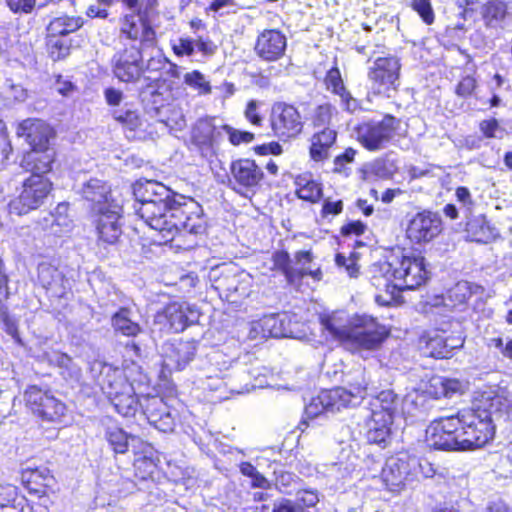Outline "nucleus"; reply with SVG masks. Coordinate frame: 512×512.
Listing matches in <instances>:
<instances>
[{
	"label": "nucleus",
	"instance_id": "obj_6",
	"mask_svg": "<svg viewBox=\"0 0 512 512\" xmlns=\"http://www.w3.org/2000/svg\"><path fill=\"white\" fill-rule=\"evenodd\" d=\"M343 387L333 389L339 396L344 408L355 406L366 395L376 393L378 385L372 377V372L358 365L343 374Z\"/></svg>",
	"mask_w": 512,
	"mask_h": 512
},
{
	"label": "nucleus",
	"instance_id": "obj_24",
	"mask_svg": "<svg viewBox=\"0 0 512 512\" xmlns=\"http://www.w3.org/2000/svg\"><path fill=\"white\" fill-rule=\"evenodd\" d=\"M286 38L277 30H265L257 39L255 51L266 61L278 60L285 51Z\"/></svg>",
	"mask_w": 512,
	"mask_h": 512
},
{
	"label": "nucleus",
	"instance_id": "obj_11",
	"mask_svg": "<svg viewBox=\"0 0 512 512\" xmlns=\"http://www.w3.org/2000/svg\"><path fill=\"white\" fill-rule=\"evenodd\" d=\"M26 406L31 412L48 422H57L65 414L66 406L47 391L30 386L24 393Z\"/></svg>",
	"mask_w": 512,
	"mask_h": 512
},
{
	"label": "nucleus",
	"instance_id": "obj_5",
	"mask_svg": "<svg viewBox=\"0 0 512 512\" xmlns=\"http://www.w3.org/2000/svg\"><path fill=\"white\" fill-rule=\"evenodd\" d=\"M388 336V331L374 318L362 315L350 319V332L344 346L352 351L377 350Z\"/></svg>",
	"mask_w": 512,
	"mask_h": 512
},
{
	"label": "nucleus",
	"instance_id": "obj_19",
	"mask_svg": "<svg viewBox=\"0 0 512 512\" xmlns=\"http://www.w3.org/2000/svg\"><path fill=\"white\" fill-rule=\"evenodd\" d=\"M139 405L148 422L162 432H171L174 429V417L168 405L159 396H141Z\"/></svg>",
	"mask_w": 512,
	"mask_h": 512
},
{
	"label": "nucleus",
	"instance_id": "obj_33",
	"mask_svg": "<svg viewBox=\"0 0 512 512\" xmlns=\"http://www.w3.org/2000/svg\"><path fill=\"white\" fill-rule=\"evenodd\" d=\"M220 130L216 127L212 118L200 119L193 129L192 139L198 146L210 148L218 143L221 136Z\"/></svg>",
	"mask_w": 512,
	"mask_h": 512
},
{
	"label": "nucleus",
	"instance_id": "obj_2",
	"mask_svg": "<svg viewBox=\"0 0 512 512\" xmlns=\"http://www.w3.org/2000/svg\"><path fill=\"white\" fill-rule=\"evenodd\" d=\"M501 405V397L483 395L473 402L471 408L458 412L464 450L483 447L493 439L495 422L502 416Z\"/></svg>",
	"mask_w": 512,
	"mask_h": 512
},
{
	"label": "nucleus",
	"instance_id": "obj_53",
	"mask_svg": "<svg viewBox=\"0 0 512 512\" xmlns=\"http://www.w3.org/2000/svg\"><path fill=\"white\" fill-rule=\"evenodd\" d=\"M184 82L188 86H190L194 89H198L201 93L208 94L211 92V87H210L209 82H207L205 80L204 75L197 70L192 71L190 73H186L184 76Z\"/></svg>",
	"mask_w": 512,
	"mask_h": 512
},
{
	"label": "nucleus",
	"instance_id": "obj_7",
	"mask_svg": "<svg viewBox=\"0 0 512 512\" xmlns=\"http://www.w3.org/2000/svg\"><path fill=\"white\" fill-rule=\"evenodd\" d=\"M399 124L392 115H385L380 121L364 122L355 129L356 139L368 151L383 150L394 138Z\"/></svg>",
	"mask_w": 512,
	"mask_h": 512
},
{
	"label": "nucleus",
	"instance_id": "obj_49",
	"mask_svg": "<svg viewBox=\"0 0 512 512\" xmlns=\"http://www.w3.org/2000/svg\"><path fill=\"white\" fill-rule=\"evenodd\" d=\"M411 463L414 464V468H412V473L415 474V482L420 480V477L423 478H433L436 475L443 477L442 472H438L437 468L434 467L432 463H430L426 459H417L415 457H411Z\"/></svg>",
	"mask_w": 512,
	"mask_h": 512
},
{
	"label": "nucleus",
	"instance_id": "obj_45",
	"mask_svg": "<svg viewBox=\"0 0 512 512\" xmlns=\"http://www.w3.org/2000/svg\"><path fill=\"white\" fill-rule=\"evenodd\" d=\"M48 53L53 61H58L67 57L70 53V41L60 36H51L47 34L46 38Z\"/></svg>",
	"mask_w": 512,
	"mask_h": 512
},
{
	"label": "nucleus",
	"instance_id": "obj_22",
	"mask_svg": "<svg viewBox=\"0 0 512 512\" xmlns=\"http://www.w3.org/2000/svg\"><path fill=\"white\" fill-rule=\"evenodd\" d=\"M441 220L431 212L416 214L407 227L408 238L415 243L431 241L440 233Z\"/></svg>",
	"mask_w": 512,
	"mask_h": 512
},
{
	"label": "nucleus",
	"instance_id": "obj_20",
	"mask_svg": "<svg viewBox=\"0 0 512 512\" xmlns=\"http://www.w3.org/2000/svg\"><path fill=\"white\" fill-rule=\"evenodd\" d=\"M16 134L24 138L31 149L51 148L50 140L55 136L53 128L48 123L34 118L22 121L17 127Z\"/></svg>",
	"mask_w": 512,
	"mask_h": 512
},
{
	"label": "nucleus",
	"instance_id": "obj_37",
	"mask_svg": "<svg viewBox=\"0 0 512 512\" xmlns=\"http://www.w3.org/2000/svg\"><path fill=\"white\" fill-rule=\"evenodd\" d=\"M112 327L116 332L133 337L141 332L140 325L133 319L129 308H120L111 318Z\"/></svg>",
	"mask_w": 512,
	"mask_h": 512
},
{
	"label": "nucleus",
	"instance_id": "obj_9",
	"mask_svg": "<svg viewBox=\"0 0 512 512\" xmlns=\"http://www.w3.org/2000/svg\"><path fill=\"white\" fill-rule=\"evenodd\" d=\"M426 439L437 450H464L458 414L433 420L426 429Z\"/></svg>",
	"mask_w": 512,
	"mask_h": 512
},
{
	"label": "nucleus",
	"instance_id": "obj_56",
	"mask_svg": "<svg viewBox=\"0 0 512 512\" xmlns=\"http://www.w3.org/2000/svg\"><path fill=\"white\" fill-rule=\"evenodd\" d=\"M480 131L487 138H502L504 129L500 127L498 121L495 118L483 120L480 122Z\"/></svg>",
	"mask_w": 512,
	"mask_h": 512
},
{
	"label": "nucleus",
	"instance_id": "obj_43",
	"mask_svg": "<svg viewBox=\"0 0 512 512\" xmlns=\"http://www.w3.org/2000/svg\"><path fill=\"white\" fill-rule=\"evenodd\" d=\"M105 438L115 453L124 454L128 451L130 442L136 440V437L129 436L123 429L118 427L108 428Z\"/></svg>",
	"mask_w": 512,
	"mask_h": 512
},
{
	"label": "nucleus",
	"instance_id": "obj_55",
	"mask_svg": "<svg viewBox=\"0 0 512 512\" xmlns=\"http://www.w3.org/2000/svg\"><path fill=\"white\" fill-rule=\"evenodd\" d=\"M411 7L415 10L426 24L434 21V12L429 0H413Z\"/></svg>",
	"mask_w": 512,
	"mask_h": 512
},
{
	"label": "nucleus",
	"instance_id": "obj_25",
	"mask_svg": "<svg viewBox=\"0 0 512 512\" xmlns=\"http://www.w3.org/2000/svg\"><path fill=\"white\" fill-rule=\"evenodd\" d=\"M55 160V150L51 148L30 149L23 155L21 167L31 172V175L45 177V174L51 171Z\"/></svg>",
	"mask_w": 512,
	"mask_h": 512
},
{
	"label": "nucleus",
	"instance_id": "obj_12",
	"mask_svg": "<svg viewBox=\"0 0 512 512\" xmlns=\"http://www.w3.org/2000/svg\"><path fill=\"white\" fill-rule=\"evenodd\" d=\"M414 464L411 457L403 454L388 458L381 471V478L386 488L391 492H400L415 483L412 473Z\"/></svg>",
	"mask_w": 512,
	"mask_h": 512
},
{
	"label": "nucleus",
	"instance_id": "obj_62",
	"mask_svg": "<svg viewBox=\"0 0 512 512\" xmlns=\"http://www.w3.org/2000/svg\"><path fill=\"white\" fill-rule=\"evenodd\" d=\"M335 262L338 267L344 268L350 277H357L359 267L355 260L347 258L343 254L339 253L335 257Z\"/></svg>",
	"mask_w": 512,
	"mask_h": 512
},
{
	"label": "nucleus",
	"instance_id": "obj_14",
	"mask_svg": "<svg viewBox=\"0 0 512 512\" xmlns=\"http://www.w3.org/2000/svg\"><path fill=\"white\" fill-rule=\"evenodd\" d=\"M113 71L122 82L134 83L141 78L144 72L143 56L137 44H130L115 54Z\"/></svg>",
	"mask_w": 512,
	"mask_h": 512
},
{
	"label": "nucleus",
	"instance_id": "obj_52",
	"mask_svg": "<svg viewBox=\"0 0 512 512\" xmlns=\"http://www.w3.org/2000/svg\"><path fill=\"white\" fill-rule=\"evenodd\" d=\"M220 129L226 132L230 143L234 146L242 143L248 144L254 140V134L248 131L237 130L229 125H222Z\"/></svg>",
	"mask_w": 512,
	"mask_h": 512
},
{
	"label": "nucleus",
	"instance_id": "obj_41",
	"mask_svg": "<svg viewBox=\"0 0 512 512\" xmlns=\"http://www.w3.org/2000/svg\"><path fill=\"white\" fill-rule=\"evenodd\" d=\"M324 328L336 339L344 345L350 332V320L344 319L334 313L322 319Z\"/></svg>",
	"mask_w": 512,
	"mask_h": 512
},
{
	"label": "nucleus",
	"instance_id": "obj_17",
	"mask_svg": "<svg viewBox=\"0 0 512 512\" xmlns=\"http://www.w3.org/2000/svg\"><path fill=\"white\" fill-rule=\"evenodd\" d=\"M231 182L234 181L233 189L242 195L253 191L262 181L264 173L262 169L251 159H238L231 163Z\"/></svg>",
	"mask_w": 512,
	"mask_h": 512
},
{
	"label": "nucleus",
	"instance_id": "obj_10",
	"mask_svg": "<svg viewBox=\"0 0 512 512\" xmlns=\"http://www.w3.org/2000/svg\"><path fill=\"white\" fill-rule=\"evenodd\" d=\"M400 69V61L395 56L377 58L368 72L373 92L390 97V92L399 85Z\"/></svg>",
	"mask_w": 512,
	"mask_h": 512
},
{
	"label": "nucleus",
	"instance_id": "obj_3",
	"mask_svg": "<svg viewBox=\"0 0 512 512\" xmlns=\"http://www.w3.org/2000/svg\"><path fill=\"white\" fill-rule=\"evenodd\" d=\"M91 371H99L101 388L116 412L124 417L134 416L140 406V398L135 397L133 387L124 379L121 371L102 361L93 362Z\"/></svg>",
	"mask_w": 512,
	"mask_h": 512
},
{
	"label": "nucleus",
	"instance_id": "obj_48",
	"mask_svg": "<svg viewBox=\"0 0 512 512\" xmlns=\"http://www.w3.org/2000/svg\"><path fill=\"white\" fill-rule=\"evenodd\" d=\"M396 172L394 163L390 160L379 158L374 160L369 166L367 173L379 179H389Z\"/></svg>",
	"mask_w": 512,
	"mask_h": 512
},
{
	"label": "nucleus",
	"instance_id": "obj_21",
	"mask_svg": "<svg viewBox=\"0 0 512 512\" xmlns=\"http://www.w3.org/2000/svg\"><path fill=\"white\" fill-rule=\"evenodd\" d=\"M197 346L194 341L176 340L163 346V365L168 370H183L195 357Z\"/></svg>",
	"mask_w": 512,
	"mask_h": 512
},
{
	"label": "nucleus",
	"instance_id": "obj_44",
	"mask_svg": "<svg viewBox=\"0 0 512 512\" xmlns=\"http://www.w3.org/2000/svg\"><path fill=\"white\" fill-rule=\"evenodd\" d=\"M143 22L141 19H136L134 15H126L120 28V40H130L133 41L132 44H136V41L140 38Z\"/></svg>",
	"mask_w": 512,
	"mask_h": 512
},
{
	"label": "nucleus",
	"instance_id": "obj_27",
	"mask_svg": "<svg viewBox=\"0 0 512 512\" xmlns=\"http://www.w3.org/2000/svg\"><path fill=\"white\" fill-rule=\"evenodd\" d=\"M198 312L183 303H171L164 309V317L174 332L183 331L188 325L198 320Z\"/></svg>",
	"mask_w": 512,
	"mask_h": 512
},
{
	"label": "nucleus",
	"instance_id": "obj_54",
	"mask_svg": "<svg viewBox=\"0 0 512 512\" xmlns=\"http://www.w3.org/2000/svg\"><path fill=\"white\" fill-rule=\"evenodd\" d=\"M333 107L330 104H324L317 107L314 117L313 125L317 129L327 127L332 117Z\"/></svg>",
	"mask_w": 512,
	"mask_h": 512
},
{
	"label": "nucleus",
	"instance_id": "obj_28",
	"mask_svg": "<svg viewBox=\"0 0 512 512\" xmlns=\"http://www.w3.org/2000/svg\"><path fill=\"white\" fill-rule=\"evenodd\" d=\"M43 360L46 361L50 366H54L59 369L60 375L65 380L78 382L82 376V370L74 360L60 351H48L44 352Z\"/></svg>",
	"mask_w": 512,
	"mask_h": 512
},
{
	"label": "nucleus",
	"instance_id": "obj_16",
	"mask_svg": "<svg viewBox=\"0 0 512 512\" xmlns=\"http://www.w3.org/2000/svg\"><path fill=\"white\" fill-rule=\"evenodd\" d=\"M121 213L122 207L119 204L98 208L95 223L99 241L108 245L117 243L122 234Z\"/></svg>",
	"mask_w": 512,
	"mask_h": 512
},
{
	"label": "nucleus",
	"instance_id": "obj_51",
	"mask_svg": "<svg viewBox=\"0 0 512 512\" xmlns=\"http://www.w3.org/2000/svg\"><path fill=\"white\" fill-rule=\"evenodd\" d=\"M25 477L29 484L35 483L41 487H50L54 482V478L47 468L31 470L26 473Z\"/></svg>",
	"mask_w": 512,
	"mask_h": 512
},
{
	"label": "nucleus",
	"instance_id": "obj_18",
	"mask_svg": "<svg viewBox=\"0 0 512 512\" xmlns=\"http://www.w3.org/2000/svg\"><path fill=\"white\" fill-rule=\"evenodd\" d=\"M258 337H293L290 317L287 314H270L257 321H253L249 331V338L256 339Z\"/></svg>",
	"mask_w": 512,
	"mask_h": 512
},
{
	"label": "nucleus",
	"instance_id": "obj_47",
	"mask_svg": "<svg viewBox=\"0 0 512 512\" xmlns=\"http://www.w3.org/2000/svg\"><path fill=\"white\" fill-rule=\"evenodd\" d=\"M274 268L281 271L288 282H293L299 269L291 266L290 256L286 251H277L273 254Z\"/></svg>",
	"mask_w": 512,
	"mask_h": 512
},
{
	"label": "nucleus",
	"instance_id": "obj_39",
	"mask_svg": "<svg viewBox=\"0 0 512 512\" xmlns=\"http://www.w3.org/2000/svg\"><path fill=\"white\" fill-rule=\"evenodd\" d=\"M325 83L329 90L340 96L348 110H353L355 108L356 100L353 99L349 91L346 90L340 71L337 67H333L327 72Z\"/></svg>",
	"mask_w": 512,
	"mask_h": 512
},
{
	"label": "nucleus",
	"instance_id": "obj_23",
	"mask_svg": "<svg viewBox=\"0 0 512 512\" xmlns=\"http://www.w3.org/2000/svg\"><path fill=\"white\" fill-rule=\"evenodd\" d=\"M133 194L138 203H161L170 201L171 198L181 196L180 194L174 193L171 189L166 187L164 184L153 181V180H139L133 185Z\"/></svg>",
	"mask_w": 512,
	"mask_h": 512
},
{
	"label": "nucleus",
	"instance_id": "obj_63",
	"mask_svg": "<svg viewBox=\"0 0 512 512\" xmlns=\"http://www.w3.org/2000/svg\"><path fill=\"white\" fill-rule=\"evenodd\" d=\"M476 88V80L472 76H466L458 83L456 87V94L460 97L466 98L471 96Z\"/></svg>",
	"mask_w": 512,
	"mask_h": 512
},
{
	"label": "nucleus",
	"instance_id": "obj_35",
	"mask_svg": "<svg viewBox=\"0 0 512 512\" xmlns=\"http://www.w3.org/2000/svg\"><path fill=\"white\" fill-rule=\"evenodd\" d=\"M24 496L19 495L13 485L0 486V512H28Z\"/></svg>",
	"mask_w": 512,
	"mask_h": 512
},
{
	"label": "nucleus",
	"instance_id": "obj_42",
	"mask_svg": "<svg viewBox=\"0 0 512 512\" xmlns=\"http://www.w3.org/2000/svg\"><path fill=\"white\" fill-rule=\"evenodd\" d=\"M112 117L130 131H136L143 124L138 111L128 104H125L123 108H114L112 110Z\"/></svg>",
	"mask_w": 512,
	"mask_h": 512
},
{
	"label": "nucleus",
	"instance_id": "obj_8",
	"mask_svg": "<svg viewBox=\"0 0 512 512\" xmlns=\"http://www.w3.org/2000/svg\"><path fill=\"white\" fill-rule=\"evenodd\" d=\"M52 190L46 177L30 175L22 182L19 195L9 203L10 213L24 215L41 207Z\"/></svg>",
	"mask_w": 512,
	"mask_h": 512
},
{
	"label": "nucleus",
	"instance_id": "obj_61",
	"mask_svg": "<svg viewBox=\"0 0 512 512\" xmlns=\"http://www.w3.org/2000/svg\"><path fill=\"white\" fill-rule=\"evenodd\" d=\"M260 102L256 100H250L244 111L245 118L255 126H261L263 118L258 113Z\"/></svg>",
	"mask_w": 512,
	"mask_h": 512
},
{
	"label": "nucleus",
	"instance_id": "obj_13",
	"mask_svg": "<svg viewBox=\"0 0 512 512\" xmlns=\"http://www.w3.org/2000/svg\"><path fill=\"white\" fill-rule=\"evenodd\" d=\"M270 122L274 134L279 138L296 137L303 129L299 111L285 102H276L272 105Z\"/></svg>",
	"mask_w": 512,
	"mask_h": 512
},
{
	"label": "nucleus",
	"instance_id": "obj_36",
	"mask_svg": "<svg viewBox=\"0 0 512 512\" xmlns=\"http://www.w3.org/2000/svg\"><path fill=\"white\" fill-rule=\"evenodd\" d=\"M63 280L62 273L56 267L46 263L38 266L39 283L55 295H60L63 292Z\"/></svg>",
	"mask_w": 512,
	"mask_h": 512
},
{
	"label": "nucleus",
	"instance_id": "obj_50",
	"mask_svg": "<svg viewBox=\"0 0 512 512\" xmlns=\"http://www.w3.org/2000/svg\"><path fill=\"white\" fill-rule=\"evenodd\" d=\"M295 497L296 500L294 502L304 509L315 507L320 500L318 490L312 488L298 489Z\"/></svg>",
	"mask_w": 512,
	"mask_h": 512
},
{
	"label": "nucleus",
	"instance_id": "obj_32",
	"mask_svg": "<svg viewBox=\"0 0 512 512\" xmlns=\"http://www.w3.org/2000/svg\"><path fill=\"white\" fill-rule=\"evenodd\" d=\"M81 193L87 201L93 203L92 209L96 213L101 206L105 207L110 206V204H117L114 201H109V187L99 179H90L86 182L81 189Z\"/></svg>",
	"mask_w": 512,
	"mask_h": 512
},
{
	"label": "nucleus",
	"instance_id": "obj_4",
	"mask_svg": "<svg viewBox=\"0 0 512 512\" xmlns=\"http://www.w3.org/2000/svg\"><path fill=\"white\" fill-rule=\"evenodd\" d=\"M184 196H176L170 201L161 203H148L135 206L136 214L160 236V244H167L174 240L177 235L176 222L171 216L174 206H179Z\"/></svg>",
	"mask_w": 512,
	"mask_h": 512
},
{
	"label": "nucleus",
	"instance_id": "obj_31",
	"mask_svg": "<svg viewBox=\"0 0 512 512\" xmlns=\"http://www.w3.org/2000/svg\"><path fill=\"white\" fill-rule=\"evenodd\" d=\"M342 408L344 407L339 401L337 392L330 389L322 391L313 398L305 410L309 417H317L324 412H339Z\"/></svg>",
	"mask_w": 512,
	"mask_h": 512
},
{
	"label": "nucleus",
	"instance_id": "obj_40",
	"mask_svg": "<svg viewBox=\"0 0 512 512\" xmlns=\"http://www.w3.org/2000/svg\"><path fill=\"white\" fill-rule=\"evenodd\" d=\"M296 185V194L300 199L315 203L322 197L321 184L311 179L310 176L304 175L298 177Z\"/></svg>",
	"mask_w": 512,
	"mask_h": 512
},
{
	"label": "nucleus",
	"instance_id": "obj_64",
	"mask_svg": "<svg viewBox=\"0 0 512 512\" xmlns=\"http://www.w3.org/2000/svg\"><path fill=\"white\" fill-rule=\"evenodd\" d=\"M104 96L108 105L118 108L123 100L122 91L115 88H107L104 91Z\"/></svg>",
	"mask_w": 512,
	"mask_h": 512
},
{
	"label": "nucleus",
	"instance_id": "obj_26",
	"mask_svg": "<svg viewBox=\"0 0 512 512\" xmlns=\"http://www.w3.org/2000/svg\"><path fill=\"white\" fill-rule=\"evenodd\" d=\"M393 420L377 412H369L365 419L366 438L369 443L386 444L391 435Z\"/></svg>",
	"mask_w": 512,
	"mask_h": 512
},
{
	"label": "nucleus",
	"instance_id": "obj_57",
	"mask_svg": "<svg viewBox=\"0 0 512 512\" xmlns=\"http://www.w3.org/2000/svg\"><path fill=\"white\" fill-rule=\"evenodd\" d=\"M444 390V377L433 376L426 385L425 393L435 399H438L443 397Z\"/></svg>",
	"mask_w": 512,
	"mask_h": 512
},
{
	"label": "nucleus",
	"instance_id": "obj_30",
	"mask_svg": "<svg viewBox=\"0 0 512 512\" xmlns=\"http://www.w3.org/2000/svg\"><path fill=\"white\" fill-rule=\"evenodd\" d=\"M337 138V132L324 127L318 129L311 138L310 156L314 161H323L329 158V149L333 146Z\"/></svg>",
	"mask_w": 512,
	"mask_h": 512
},
{
	"label": "nucleus",
	"instance_id": "obj_34",
	"mask_svg": "<svg viewBox=\"0 0 512 512\" xmlns=\"http://www.w3.org/2000/svg\"><path fill=\"white\" fill-rule=\"evenodd\" d=\"M486 26L502 27L506 19L510 18L507 3L503 0H491L483 5L481 10Z\"/></svg>",
	"mask_w": 512,
	"mask_h": 512
},
{
	"label": "nucleus",
	"instance_id": "obj_46",
	"mask_svg": "<svg viewBox=\"0 0 512 512\" xmlns=\"http://www.w3.org/2000/svg\"><path fill=\"white\" fill-rule=\"evenodd\" d=\"M425 353L434 358H448L446 337L438 333L429 336L425 344Z\"/></svg>",
	"mask_w": 512,
	"mask_h": 512
},
{
	"label": "nucleus",
	"instance_id": "obj_38",
	"mask_svg": "<svg viewBox=\"0 0 512 512\" xmlns=\"http://www.w3.org/2000/svg\"><path fill=\"white\" fill-rule=\"evenodd\" d=\"M83 26L81 17L62 15L55 17L47 26V34L51 36L64 37L73 33Z\"/></svg>",
	"mask_w": 512,
	"mask_h": 512
},
{
	"label": "nucleus",
	"instance_id": "obj_15",
	"mask_svg": "<svg viewBox=\"0 0 512 512\" xmlns=\"http://www.w3.org/2000/svg\"><path fill=\"white\" fill-rule=\"evenodd\" d=\"M171 216L177 226V235L186 231L193 235L203 234L206 230V221L203 217L201 206L192 199H184L179 206H174Z\"/></svg>",
	"mask_w": 512,
	"mask_h": 512
},
{
	"label": "nucleus",
	"instance_id": "obj_58",
	"mask_svg": "<svg viewBox=\"0 0 512 512\" xmlns=\"http://www.w3.org/2000/svg\"><path fill=\"white\" fill-rule=\"evenodd\" d=\"M444 388L443 397L452 398L455 395L463 394L466 386L458 379L444 377Z\"/></svg>",
	"mask_w": 512,
	"mask_h": 512
},
{
	"label": "nucleus",
	"instance_id": "obj_59",
	"mask_svg": "<svg viewBox=\"0 0 512 512\" xmlns=\"http://www.w3.org/2000/svg\"><path fill=\"white\" fill-rule=\"evenodd\" d=\"M456 197L457 200L462 204L461 209L465 217H469L474 205L470 191L466 187H458L456 189Z\"/></svg>",
	"mask_w": 512,
	"mask_h": 512
},
{
	"label": "nucleus",
	"instance_id": "obj_60",
	"mask_svg": "<svg viewBox=\"0 0 512 512\" xmlns=\"http://www.w3.org/2000/svg\"><path fill=\"white\" fill-rule=\"evenodd\" d=\"M7 6L14 13H31L36 0H6Z\"/></svg>",
	"mask_w": 512,
	"mask_h": 512
},
{
	"label": "nucleus",
	"instance_id": "obj_29",
	"mask_svg": "<svg viewBox=\"0 0 512 512\" xmlns=\"http://www.w3.org/2000/svg\"><path fill=\"white\" fill-rule=\"evenodd\" d=\"M369 412H377L394 419L402 410V399L393 390H383L370 402Z\"/></svg>",
	"mask_w": 512,
	"mask_h": 512
},
{
	"label": "nucleus",
	"instance_id": "obj_1",
	"mask_svg": "<svg viewBox=\"0 0 512 512\" xmlns=\"http://www.w3.org/2000/svg\"><path fill=\"white\" fill-rule=\"evenodd\" d=\"M370 274L371 284L380 291L375 295V301L380 306L392 305L402 291L415 290L429 278L424 257L403 252L373 264Z\"/></svg>",
	"mask_w": 512,
	"mask_h": 512
}]
</instances>
